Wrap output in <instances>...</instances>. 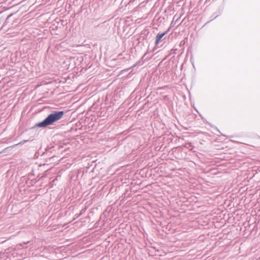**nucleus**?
<instances>
[{
    "mask_svg": "<svg viewBox=\"0 0 260 260\" xmlns=\"http://www.w3.org/2000/svg\"><path fill=\"white\" fill-rule=\"evenodd\" d=\"M63 114V111L55 112L54 113L51 114L44 121L39 123L38 126L40 127H45L51 125L61 119Z\"/></svg>",
    "mask_w": 260,
    "mask_h": 260,
    "instance_id": "1",
    "label": "nucleus"
},
{
    "mask_svg": "<svg viewBox=\"0 0 260 260\" xmlns=\"http://www.w3.org/2000/svg\"><path fill=\"white\" fill-rule=\"evenodd\" d=\"M11 16V15H9V16L8 17L7 19H8V18H9V17H10Z\"/></svg>",
    "mask_w": 260,
    "mask_h": 260,
    "instance_id": "4",
    "label": "nucleus"
},
{
    "mask_svg": "<svg viewBox=\"0 0 260 260\" xmlns=\"http://www.w3.org/2000/svg\"><path fill=\"white\" fill-rule=\"evenodd\" d=\"M8 173V174H10L11 173V170L9 171Z\"/></svg>",
    "mask_w": 260,
    "mask_h": 260,
    "instance_id": "3",
    "label": "nucleus"
},
{
    "mask_svg": "<svg viewBox=\"0 0 260 260\" xmlns=\"http://www.w3.org/2000/svg\"><path fill=\"white\" fill-rule=\"evenodd\" d=\"M167 33V31L165 32L164 33L158 34L156 37L155 40V44H158L160 42L161 38Z\"/></svg>",
    "mask_w": 260,
    "mask_h": 260,
    "instance_id": "2",
    "label": "nucleus"
}]
</instances>
